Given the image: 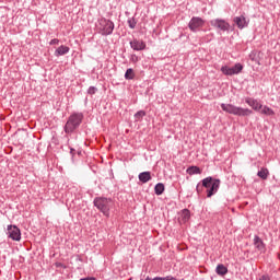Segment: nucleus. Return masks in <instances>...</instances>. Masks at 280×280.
I'll return each mask as SVG.
<instances>
[{"label":"nucleus","instance_id":"f257e3e1","mask_svg":"<svg viewBox=\"0 0 280 280\" xmlns=\"http://www.w3.org/2000/svg\"><path fill=\"white\" fill-rule=\"evenodd\" d=\"M220 179L213 178L211 176L206 177L201 180V184H198L196 187L197 194H202L203 188L207 189V198L215 196V192L220 189Z\"/></svg>","mask_w":280,"mask_h":280},{"label":"nucleus","instance_id":"f03ea898","mask_svg":"<svg viewBox=\"0 0 280 280\" xmlns=\"http://www.w3.org/2000/svg\"><path fill=\"white\" fill-rule=\"evenodd\" d=\"M83 119H84V114L82 113H73L72 115H70L65 125L66 135H71V132H73L74 130H78Z\"/></svg>","mask_w":280,"mask_h":280},{"label":"nucleus","instance_id":"7ed1b4c3","mask_svg":"<svg viewBox=\"0 0 280 280\" xmlns=\"http://www.w3.org/2000/svg\"><path fill=\"white\" fill-rule=\"evenodd\" d=\"M94 207L105 215V218H110V209L113 207V199L105 197L94 198Z\"/></svg>","mask_w":280,"mask_h":280},{"label":"nucleus","instance_id":"20e7f679","mask_svg":"<svg viewBox=\"0 0 280 280\" xmlns=\"http://www.w3.org/2000/svg\"><path fill=\"white\" fill-rule=\"evenodd\" d=\"M115 31V23L105 18H101L96 23V32L101 34V36H110Z\"/></svg>","mask_w":280,"mask_h":280},{"label":"nucleus","instance_id":"39448f33","mask_svg":"<svg viewBox=\"0 0 280 280\" xmlns=\"http://www.w3.org/2000/svg\"><path fill=\"white\" fill-rule=\"evenodd\" d=\"M221 108L224 113H229V115H236L237 117H248L253 115V112L248 108L237 107L233 104H221Z\"/></svg>","mask_w":280,"mask_h":280},{"label":"nucleus","instance_id":"423d86ee","mask_svg":"<svg viewBox=\"0 0 280 280\" xmlns=\"http://www.w3.org/2000/svg\"><path fill=\"white\" fill-rule=\"evenodd\" d=\"M242 71H244V66L242 63H235L233 67H221V72L224 75H237L242 73Z\"/></svg>","mask_w":280,"mask_h":280},{"label":"nucleus","instance_id":"0eeeda50","mask_svg":"<svg viewBox=\"0 0 280 280\" xmlns=\"http://www.w3.org/2000/svg\"><path fill=\"white\" fill-rule=\"evenodd\" d=\"M210 25L215 30H220V32H229V30H231V24L222 19L211 20Z\"/></svg>","mask_w":280,"mask_h":280},{"label":"nucleus","instance_id":"6e6552de","mask_svg":"<svg viewBox=\"0 0 280 280\" xmlns=\"http://www.w3.org/2000/svg\"><path fill=\"white\" fill-rule=\"evenodd\" d=\"M7 235L13 242H21V229L16 225H8Z\"/></svg>","mask_w":280,"mask_h":280},{"label":"nucleus","instance_id":"1a4fd4ad","mask_svg":"<svg viewBox=\"0 0 280 280\" xmlns=\"http://www.w3.org/2000/svg\"><path fill=\"white\" fill-rule=\"evenodd\" d=\"M190 32H200L201 27H205V20L202 18L192 16L188 23Z\"/></svg>","mask_w":280,"mask_h":280},{"label":"nucleus","instance_id":"9d476101","mask_svg":"<svg viewBox=\"0 0 280 280\" xmlns=\"http://www.w3.org/2000/svg\"><path fill=\"white\" fill-rule=\"evenodd\" d=\"M233 22L235 23L236 27L238 30H244L245 27H248V23H250V20L246 19V16L241 15V16H235L233 19Z\"/></svg>","mask_w":280,"mask_h":280},{"label":"nucleus","instance_id":"9b49d317","mask_svg":"<svg viewBox=\"0 0 280 280\" xmlns=\"http://www.w3.org/2000/svg\"><path fill=\"white\" fill-rule=\"evenodd\" d=\"M129 45L133 51H143V49H145V42L143 40L133 39L129 43Z\"/></svg>","mask_w":280,"mask_h":280},{"label":"nucleus","instance_id":"f8f14e48","mask_svg":"<svg viewBox=\"0 0 280 280\" xmlns=\"http://www.w3.org/2000/svg\"><path fill=\"white\" fill-rule=\"evenodd\" d=\"M245 102L248 104V106H250V108H253V110L259 112L261 108H264V105H261V103H259V101L256 98L247 97L245 98Z\"/></svg>","mask_w":280,"mask_h":280},{"label":"nucleus","instance_id":"ddd939ff","mask_svg":"<svg viewBox=\"0 0 280 280\" xmlns=\"http://www.w3.org/2000/svg\"><path fill=\"white\" fill-rule=\"evenodd\" d=\"M254 246H256L257 250H260V253L266 250V244H264V241L257 235L254 237Z\"/></svg>","mask_w":280,"mask_h":280},{"label":"nucleus","instance_id":"4468645a","mask_svg":"<svg viewBox=\"0 0 280 280\" xmlns=\"http://www.w3.org/2000/svg\"><path fill=\"white\" fill-rule=\"evenodd\" d=\"M70 48L69 46L61 45L55 50V56L58 58L60 56H66V54H69Z\"/></svg>","mask_w":280,"mask_h":280},{"label":"nucleus","instance_id":"2eb2a0df","mask_svg":"<svg viewBox=\"0 0 280 280\" xmlns=\"http://www.w3.org/2000/svg\"><path fill=\"white\" fill-rule=\"evenodd\" d=\"M140 183H150L152 180V174L150 172H142L138 175Z\"/></svg>","mask_w":280,"mask_h":280},{"label":"nucleus","instance_id":"dca6fc26","mask_svg":"<svg viewBox=\"0 0 280 280\" xmlns=\"http://www.w3.org/2000/svg\"><path fill=\"white\" fill-rule=\"evenodd\" d=\"M189 218H191V212L189 211V209H184L182 210V213H180V222H183V224L189 222Z\"/></svg>","mask_w":280,"mask_h":280},{"label":"nucleus","instance_id":"f3484780","mask_svg":"<svg viewBox=\"0 0 280 280\" xmlns=\"http://www.w3.org/2000/svg\"><path fill=\"white\" fill-rule=\"evenodd\" d=\"M215 272L219 275V277H224V275L229 273V268L222 264H219L215 268Z\"/></svg>","mask_w":280,"mask_h":280},{"label":"nucleus","instance_id":"a211bd4d","mask_svg":"<svg viewBox=\"0 0 280 280\" xmlns=\"http://www.w3.org/2000/svg\"><path fill=\"white\" fill-rule=\"evenodd\" d=\"M261 115H267L268 117H272L275 115V110L268 106H262L260 109Z\"/></svg>","mask_w":280,"mask_h":280},{"label":"nucleus","instance_id":"6ab92c4d","mask_svg":"<svg viewBox=\"0 0 280 280\" xmlns=\"http://www.w3.org/2000/svg\"><path fill=\"white\" fill-rule=\"evenodd\" d=\"M269 174H270V172L268 171V168H261L260 171H258L257 176L259 178H261L262 180H267Z\"/></svg>","mask_w":280,"mask_h":280},{"label":"nucleus","instance_id":"aec40b11","mask_svg":"<svg viewBox=\"0 0 280 280\" xmlns=\"http://www.w3.org/2000/svg\"><path fill=\"white\" fill-rule=\"evenodd\" d=\"M186 172L189 174V176H194V174H202V171L198 166H190Z\"/></svg>","mask_w":280,"mask_h":280},{"label":"nucleus","instance_id":"412c9836","mask_svg":"<svg viewBox=\"0 0 280 280\" xmlns=\"http://www.w3.org/2000/svg\"><path fill=\"white\" fill-rule=\"evenodd\" d=\"M154 191L156 196H162L163 191H165V185L163 183H159L154 187Z\"/></svg>","mask_w":280,"mask_h":280},{"label":"nucleus","instance_id":"4be33fe9","mask_svg":"<svg viewBox=\"0 0 280 280\" xmlns=\"http://www.w3.org/2000/svg\"><path fill=\"white\" fill-rule=\"evenodd\" d=\"M125 80H135V70L131 68L127 69L125 73Z\"/></svg>","mask_w":280,"mask_h":280},{"label":"nucleus","instance_id":"5701e85b","mask_svg":"<svg viewBox=\"0 0 280 280\" xmlns=\"http://www.w3.org/2000/svg\"><path fill=\"white\" fill-rule=\"evenodd\" d=\"M145 117V110H139L135 114L136 121H141Z\"/></svg>","mask_w":280,"mask_h":280},{"label":"nucleus","instance_id":"b1692460","mask_svg":"<svg viewBox=\"0 0 280 280\" xmlns=\"http://www.w3.org/2000/svg\"><path fill=\"white\" fill-rule=\"evenodd\" d=\"M130 30H135V27H137V19L135 18H130L128 21H127Z\"/></svg>","mask_w":280,"mask_h":280},{"label":"nucleus","instance_id":"393cba45","mask_svg":"<svg viewBox=\"0 0 280 280\" xmlns=\"http://www.w3.org/2000/svg\"><path fill=\"white\" fill-rule=\"evenodd\" d=\"M89 95H95L97 93V88L95 86H90L88 90Z\"/></svg>","mask_w":280,"mask_h":280},{"label":"nucleus","instance_id":"a878e982","mask_svg":"<svg viewBox=\"0 0 280 280\" xmlns=\"http://www.w3.org/2000/svg\"><path fill=\"white\" fill-rule=\"evenodd\" d=\"M60 43V39L54 38L50 40L49 45H58Z\"/></svg>","mask_w":280,"mask_h":280},{"label":"nucleus","instance_id":"bb28decb","mask_svg":"<svg viewBox=\"0 0 280 280\" xmlns=\"http://www.w3.org/2000/svg\"><path fill=\"white\" fill-rule=\"evenodd\" d=\"M259 280H270V276L262 275Z\"/></svg>","mask_w":280,"mask_h":280},{"label":"nucleus","instance_id":"cd10ccee","mask_svg":"<svg viewBox=\"0 0 280 280\" xmlns=\"http://www.w3.org/2000/svg\"><path fill=\"white\" fill-rule=\"evenodd\" d=\"M137 60H139V57H137V55H132L131 62H137Z\"/></svg>","mask_w":280,"mask_h":280},{"label":"nucleus","instance_id":"c85d7f7f","mask_svg":"<svg viewBox=\"0 0 280 280\" xmlns=\"http://www.w3.org/2000/svg\"><path fill=\"white\" fill-rule=\"evenodd\" d=\"M74 152H75V149L71 148L70 149V154H72V156H73Z\"/></svg>","mask_w":280,"mask_h":280}]
</instances>
